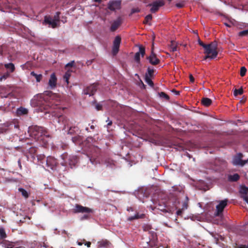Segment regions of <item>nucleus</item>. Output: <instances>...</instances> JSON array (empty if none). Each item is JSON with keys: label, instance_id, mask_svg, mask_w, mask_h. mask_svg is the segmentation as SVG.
I'll use <instances>...</instances> for the list:
<instances>
[{"label": "nucleus", "instance_id": "nucleus-1", "mask_svg": "<svg viewBox=\"0 0 248 248\" xmlns=\"http://www.w3.org/2000/svg\"><path fill=\"white\" fill-rule=\"evenodd\" d=\"M204 48V53L205 56L204 59L206 60L209 59L212 60L215 59L218 54L217 50V44L216 42H212L208 45H207Z\"/></svg>", "mask_w": 248, "mask_h": 248}, {"label": "nucleus", "instance_id": "nucleus-2", "mask_svg": "<svg viewBox=\"0 0 248 248\" xmlns=\"http://www.w3.org/2000/svg\"><path fill=\"white\" fill-rule=\"evenodd\" d=\"M0 244L4 248H21L22 247L20 242H13L3 240Z\"/></svg>", "mask_w": 248, "mask_h": 248}, {"label": "nucleus", "instance_id": "nucleus-3", "mask_svg": "<svg viewBox=\"0 0 248 248\" xmlns=\"http://www.w3.org/2000/svg\"><path fill=\"white\" fill-rule=\"evenodd\" d=\"M59 14L57 13V16L55 17V19H52L49 16H46L45 17L44 23L48 24L49 26L52 28L56 27L59 22Z\"/></svg>", "mask_w": 248, "mask_h": 248}, {"label": "nucleus", "instance_id": "nucleus-4", "mask_svg": "<svg viewBox=\"0 0 248 248\" xmlns=\"http://www.w3.org/2000/svg\"><path fill=\"white\" fill-rule=\"evenodd\" d=\"M121 41V38L119 36L115 37L113 43V47L112 49V53L114 55L119 51Z\"/></svg>", "mask_w": 248, "mask_h": 248}, {"label": "nucleus", "instance_id": "nucleus-5", "mask_svg": "<svg viewBox=\"0 0 248 248\" xmlns=\"http://www.w3.org/2000/svg\"><path fill=\"white\" fill-rule=\"evenodd\" d=\"M93 211V209L87 207L82 206L81 205L77 204L75 206V208L74 209V213H92Z\"/></svg>", "mask_w": 248, "mask_h": 248}, {"label": "nucleus", "instance_id": "nucleus-6", "mask_svg": "<svg viewBox=\"0 0 248 248\" xmlns=\"http://www.w3.org/2000/svg\"><path fill=\"white\" fill-rule=\"evenodd\" d=\"M242 155L241 154H238L236 156L233 158L232 162L234 165L243 166L248 162V159L246 160H242L241 159Z\"/></svg>", "mask_w": 248, "mask_h": 248}, {"label": "nucleus", "instance_id": "nucleus-7", "mask_svg": "<svg viewBox=\"0 0 248 248\" xmlns=\"http://www.w3.org/2000/svg\"><path fill=\"white\" fill-rule=\"evenodd\" d=\"M227 205V202H219L218 204L216 206V212L214 213L215 216L221 217L222 216V212Z\"/></svg>", "mask_w": 248, "mask_h": 248}, {"label": "nucleus", "instance_id": "nucleus-8", "mask_svg": "<svg viewBox=\"0 0 248 248\" xmlns=\"http://www.w3.org/2000/svg\"><path fill=\"white\" fill-rule=\"evenodd\" d=\"M164 5V2L161 1H157L153 2L152 4H149L148 6L151 7L150 11L152 13H155L157 11L159 7L162 6Z\"/></svg>", "mask_w": 248, "mask_h": 248}, {"label": "nucleus", "instance_id": "nucleus-9", "mask_svg": "<svg viewBox=\"0 0 248 248\" xmlns=\"http://www.w3.org/2000/svg\"><path fill=\"white\" fill-rule=\"evenodd\" d=\"M121 5V1L117 0L110 1L108 4V8L111 10L120 9Z\"/></svg>", "mask_w": 248, "mask_h": 248}, {"label": "nucleus", "instance_id": "nucleus-10", "mask_svg": "<svg viewBox=\"0 0 248 248\" xmlns=\"http://www.w3.org/2000/svg\"><path fill=\"white\" fill-rule=\"evenodd\" d=\"M155 203V208L163 212H169L170 208L167 207L168 202H154Z\"/></svg>", "mask_w": 248, "mask_h": 248}, {"label": "nucleus", "instance_id": "nucleus-11", "mask_svg": "<svg viewBox=\"0 0 248 248\" xmlns=\"http://www.w3.org/2000/svg\"><path fill=\"white\" fill-rule=\"evenodd\" d=\"M149 62L152 64L155 65L159 63V60L157 58L155 54L153 52V48L152 49L151 54L149 57L147 58Z\"/></svg>", "mask_w": 248, "mask_h": 248}, {"label": "nucleus", "instance_id": "nucleus-12", "mask_svg": "<svg viewBox=\"0 0 248 248\" xmlns=\"http://www.w3.org/2000/svg\"><path fill=\"white\" fill-rule=\"evenodd\" d=\"M57 84V78L54 73H52L50 75V78L48 81V84L50 88L53 89L56 87Z\"/></svg>", "mask_w": 248, "mask_h": 248}, {"label": "nucleus", "instance_id": "nucleus-13", "mask_svg": "<svg viewBox=\"0 0 248 248\" xmlns=\"http://www.w3.org/2000/svg\"><path fill=\"white\" fill-rule=\"evenodd\" d=\"M145 53V48L141 46L139 47V51L137 52L135 55V60L137 62H139L140 61V55L142 57H143Z\"/></svg>", "mask_w": 248, "mask_h": 248}, {"label": "nucleus", "instance_id": "nucleus-14", "mask_svg": "<svg viewBox=\"0 0 248 248\" xmlns=\"http://www.w3.org/2000/svg\"><path fill=\"white\" fill-rule=\"evenodd\" d=\"M96 85L93 84L87 88L86 90L84 91V93L85 94H88L91 96L96 91Z\"/></svg>", "mask_w": 248, "mask_h": 248}, {"label": "nucleus", "instance_id": "nucleus-15", "mask_svg": "<svg viewBox=\"0 0 248 248\" xmlns=\"http://www.w3.org/2000/svg\"><path fill=\"white\" fill-rule=\"evenodd\" d=\"M145 217V215L144 214H139L137 213L135 216L128 217L127 220L131 221L135 219L144 218Z\"/></svg>", "mask_w": 248, "mask_h": 248}, {"label": "nucleus", "instance_id": "nucleus-16", "mask_svg": "<svg viewBox=\"0 0 248 248\" xmlns=\"http://www.w3.org/2000/svg\"><path fill=\"white\" fill-rule=\"evenodd\" d=\"M202 103L203 106L208 107L212 104V100L208 98H203L202 100Z\"/></svg>", "mask_w": 248, "mask_h": 248}, {"label": "nucleus", "instance_id": "nucleus-17", "mask_svg": "<svg viewBox=\"0 0 248 248\" xmlns=\"http://www.w3.org/2000/svg\"><path fill=\"white\" fill-rule=\"evenodd\" d=\"M177 43L175 41H171V44L170 46V48L171 51L174 52L177 50Z\"/></svg>", "mask_w": 248, "mask_h": 248}, {"label": "nucleus", "instance_id": "nucleus-18", "mask_svg": "<svg viewBox=\"0 0 248 248\" xmlns=\"http://www.w3.org/2000/svg\"><path fill=\"white\" fill-rule=\"evenodd\" d=\"M28 113L27 109L24 108H20L17 109V113L18 115L26 114Z\"/></svg>", "mask_w": 248, "mask_h": 248}, {"label": "nucleus", "instance_id": "nucleus-19", "mask_svg": "<svg viewBox=\"0 0 248 248\" xmlns=\"http://www.w3.org/2000/svg\"><path fill=\"white\" fill-rule=\"evenodd\" d=\"M239 178V176L238 174L235 173L233 175H230L228 177V179L230 181H236L238 180Z\"/></svg>", "mask_w": 248, "mask_h": 248}, {"label": "nucleus", "instance_id": "nucleus-20", "mask_svg": "<svg viewBox=\"0 0 248 248\" xmlns=\"http://www.w3.org/2000/svg\"><path fill=\"white\" fill-rule=\"evenodd\" d=\"M151 77H149L148 75H145V80L146 82L150 86H153V82L151 79Z\"/></svg>", "mask_w": 248, "mask_h": 248}, {"label": "nucleus", "instance_id": "nucleus-21", "mask_svg": "<svg viewBox=\"0 0 248 248\" xmlns=\"http://www.w3.org/2000/svg\"><path fill=\"white\" fill-rule=\"evenodd\" d=\"M7 237L5 230L3 228H0V238L2 239Z\"/></svg>", "mask_w": 248, "mask_h": 248}, {"label": "nucleus", "instance_id": "nucleus-22", "mask_svg": "<svg viewBox=\"0 0 248 248\" xmlns=\"http://www.w3.org/2000/svg\"><path fill=\"white\" fill-rule=\"evenodd\" d=\"M5 67L7 69H9L11 72H13L15 70V66L13 63H9L5 64Z\"/></svg>", "mask_w": 248, "mask_h": 248}, {"label": "nucleus", "instance_id": "nucleus-23", "mask_svg": "<svg viewBox=\"0 0 248 248\" xmlns=\"http://www.w3.org/2000/svg\"><path fill=\"white\" fill-rule=\"evenodd\" d=\"M31 75L35 77L37 82H40L42 77L41 74L37 75L35 74L34 72H31Z\"/></svg>", "mask_w": 248, "mask_h": 248}, {"label": "nucleus", "instance_id": "nucleus-24", "mask_svg": "<svg viewBox=\"0 0 248 248\" xmlns=\"http://www.w3.org/2000/svg\"><path fill=\"white\" fill-rule=\"evenodd\" d=\"M19 191L21 193L22 196L25 198H27L29 196V194L28 192L24 189L23 188H19Z\"/></svg>", "mask_w": 248, "mask_h": 248}, {"label": "nucleus", "instance_id": "nucleus-25", "mask_svg": "<svg viewBox=\"0 0 248 248\" xmlns=\"http://www.w3.org/2000/svg\"><path fill=\"white\" fill-rule=\"evenodd\" d=\"M152 19V16L151 15H147L145 18V20L144 21V23L145 24H150V21Z\"/></svg>", "mask_w": 248, "mask_h": 248}, {"label": "nucleus", "instance_id": "nucleus-26", "mask_svg": "<svg viewBox=\"0 0 248 248\" xmlns=\"http://www.w3.org/2000/svg\"><path fill=\"white\" fill-rule=\"evenodd\" d=\"M242 93H243V89L242 88L239 89L238 90L235 89L233 93L234 96H237L238 95H241Z\"/></svg>", "mask_w": 248, "mask_h": 248}, {"label": "nucleus", "instance_id": "nucleus-27", "mask_svg": "<svg viewBox=\"0 0 248 248\" xmlns=\"http://www.w3.org/2000/svg\"><path fill=\"white\" fill-rule=\"evenodd\" d=\"M71 76V74L70 73H69V72H67L64 76V78L65 79V81L66 82L67 84H68L69 83V82H68V79H69V77H70Z\"/></svg>", "mask_w": 248, "mask_h": 248}, {"label": "nucleus", "instance_id": "nucleus-28", "mask_svg": "<svg viewBox=\"0 0 248 248\" xmlns=\"http://www.w3.org/2000/svg\"><path fill=\"white\" fill-rule=\"evenodd\" d=\"M247 72V69L245 67H242L240 69V75L243 77L245 75Z\"/></svg>", "mask_w": 248, "mask_h": 248}, {"label": "nucleus", "instance_id": "nucleus-29", "mask_svg": "<svg viewBox=\"0 0 248 248\" xmlns=\"http://www.w3.org/2000/svg\"><path fill=\"white\" fill-rule=\"evenodd\" d=\"M248 35V30L243 31H240L239 32V36H245V35Z\"/></svg>", "mask_w": 248, "mask_h": 248}, {"label": "nucleus", "instance_id": "nucleus-30", "mask_svg": "<svg viewBox=\"0 0 248 248\" xmlns=\"http://www.w3.org/2000/svg\"><path fill=\"white\" fill-rule=\"evenodd\" d=\"M248 191V188H247L246 187H245V186H241V188L240 190V192L241 193H247Z\"/></svg>", "mask_w": 248, "mask_h": 248}, {"label": "nucleus", "instance_id": "nucleus-31", "mask_svg": "<svg viewBox=\"0 0 248 248\" xmlns=\"http://www.w3.org/2000/svg\"><path fill=\"white\" fill-rule=\"evenodd\" d=\"M153 69H151L149 68L148 69L147 73L145 75H148L149 77H151L153 75Z\"/></svg>", "mask_w": 248, "mask_h": 248}, {"label": "nucleus", "instance_id": "nucleus-32", "mask_svg": "<svg viewBox=\"0 0 248 248\" xmlns=\"http://www.w3.org/2000/svg\"><path fill=\"white\" fill-rule=\"evenodd\" d=\"M159 95H160V96L161 97H163V98H165V99H166L167 100H168L169 97L168 96V95H167L166 94H165L163 92H161L159 93Z\"/></svg>", "mask_w": 248, "mask_h": 248}, {"label": "nucleus", "instance_id": "nucleus-33", "mask_svg": "<svg viewBox=\"0 0 248 248\" xmlns=\"http://www.w3.org/2000/svg\"><path fill=\"white\" fill-rule=\"evenodd\" d=\"M183 211L184 210H183V209H179L176 212L177 215L178 216H182V213Z\"/></svg>", "mask_w": 248, "mask_h": 248}, {"label": "nucleus", "instance_id": "nucleus-34", "mask_svg": "<svg viewBox=\"0 0 248 248\" xmlns=\"http://www.w3.org/2000/svg\"><path fill=\"white\" fill-rule=\"evenodd\" d=\"M188 202H184L183 204V207L181 208V209H183V210H186L188 207Z\"/></svg>", "mask_w": 248, "mask_h": 248}, {"label": "nucleus", "instance_id": "nucleus-35", "mask_svg": "<svg viewBox=\"0 0 248 248\" xmlns=\"http://www.w3.org/2000/svg\"><path fill=\"white\" fill-rule=\"evenodd\" d=\"M198 43L199 45L202 46L204 48H205L206 47V46H207V45L204 44L200 39L198 40Z\"/></svg>", "mask_w": 248, "mask_h": 248}, {"label": "nucleus", "instance_id": "nucleus-36", "mask_svg": "<svg viewBox=\"0 0 248 248\" xmlns=\"http://www.w3.org/2000/svg\"><path fill=\"white\" fill-rule=\"evenodd\" d=\"M140 11V10L139 8H135V9H132L131 10V13H136V12H139Z\"/></svg>", "mask_w": 248, "mask_h": 248}, {"label": "nucleus", "instance_id": "nucleus-37", "mask_svg": "<svg viewBox=\"0 0 248 248\" xmlns=\"http://www.w3.org/2000/svg\"><path fill=\"white\" fill-rule=\"evenodd\" d=\"M229 22H230V23L231 24V25L232 26H234V25H235L236 24V21L235 20H234V19L230 20Z\"/></svg>", "mask_w": 248, "mask_h": 248}, {"label": "nucleus", "instance_id": "nucleus-38", "mask_svg": "<svg viewBox=\"0 0 248 248\" xmlns=\"http://www.w3.org/2000/svg\"><path fill=\"white\" fill-rule=\"evenodd\" d=\"M139 86L142 88H145V85L143 82L140 79V83H139Z\"/></svg>", "mask_w": 248, "mask_h": 248}, {"label": "nucleus", "instance_id": "nucleus-39", "mask_svg": "<svg viewBox=\"0 0 248 248\" xmlns=\"http://www.w3.org/2000/svg\"><path fill=\"white\" fill-rule=\"evenodd\" d=\"M89 218V215H84L83 217H81V220H84L86 219Z\"/></svg>", "mask_w": 248, "mask_h": 248}, {"label": "nucleus", "instance_id": "nucleus-40", "mask_svg": "<svg viewBox=\"0 0 248 248\" xmlns=\"http://www.w3.org/2000/svg\"><path fill=\"white\" fill-rule=\"evenodd\" d=\"M189 78L190 82L193 83L194 81V78L192 75H189Z\"/></svg>", "mask_w": 248, "mask_h": 248}, {"label": "nucleus", "instance_id": "nucleus-41", "mask_svg": "<svg viewBox=\"0 0 248 248\" xmlns=\"http://www.w3.org/2000/svg\"><path fill=\"white\" fill-rule=\"evenodd\" d=\"M95 107H96V109L98 110L101 109V106L99 104H97L95 106Z\"/></svg>", "mask_w": 248, "mask_h": 248}, {"label": "nucleus", "instance_id": "nucleus-42", "mask_svg": "<svg viewBox=\"0 0 248 248\" xmlns=\"http://www.w3.org/2000/svg\"><path fill=\"white\" fill-rule=\"evenodd\" d=\"M8 76V74H7L6 76H2L0 78V80H2V79H6Z\"/></svg>", "mask_w": 248, "mask_h": 248}, {"label": "nucleus", "instance_id": "nucleus-43", "mask_svg": "<svg viewBox=\"0 0 248 248\" xmlns=\"http://www.w3.org/2000/svg\"><path fill=\"white\" fill-rule=\"evenodd\" d=\"M117 26H115V25H113L111 28V31H115L117 28Z\"/></svg>", "mask_w": 248, "mask_h": 248}, {"label": "nucleus", "instance_id": "nucleus-44", "mask_svg": "<svg viewBox=\"0 0 248 248\" xmlns=\"http://www.w3.org/2000/svg\"><path fill=\"white\" fill-rule=\"evenodd\" d=\"M85 245H86L87 247L90 248L91 245V243L90 242H87L86 243Z\"/></svg>", "mask_w": 248, "mask_h": 248}, {"label": "nucleus", "instance_id": "nucleus-45", "mask_svg": "<svg viewBox=\"0 0 248 248\" xmlns=\"http://www.w3.org/2000/svg\"><path fill=\"white\" fill-rule=\"evenodd\" d=\"M127 210L128 211H129H129H134V209H133V208L132 207H127Z\"/></svg>", "mask_w": 248, "mask_h": 248}, {"label": "nucleus", "instance_id": "nucleus-46", "mask_svg": "<svg viewBox=\"0 0 248 248\" xmlns=\"http://www.w3.org/2000/svg\"><path fill=\"white\" fill-rule=\"evenodd\" d=\"M239 248H248V245H241L239 247Z\"/></svg>", "mask_w": 248, "mask_h": 248}, {"label": "nucleus", "instance_id": "nucleus-47", "mask_svg": "<svg viewBox=\"0 0 248 248\" xmlns=\"http://www.w3.org/2000/svg\"><path fill=\"white\" fill-rule=\"evenodd\" d=\"M224 24L227 27H231L232 26V25L230 23L229 21L228 23H225Z\"/></svg>", "mask_w": 248, "mask_h": 248}, {"label": "nucleus", "instance_id": "nucleus-48", "mask_svg": "<svg viewBox=\"0 0 248 248\" xmlns=\"http://www.w3.org/2000/svg\"><path fill=\"white\" fill-rule=\"evenodd\" d=\"M112 124V122L111 121H108V125H110Z\"/></svg>", "mask_w": 248, "mask_h": 248}, {"label": "nucleus", "instance_id": "nucleus-49", "mask_svg": "<svg viewBox=\"0 0 248 248\" xmlns=\"http://www.w3.org/2000/svg\"><path fill=\"white\" fill-rule=\"evenodd\" d=\"M93 1H94V2H100L102 0H92Z\"/></svg>", "mask_w": 248, "mask_h": 248}, {"label": "nucleus", "instance_id": "nucleus-50", "mask_svg": "<svg viewBox=\"0 0 248 248\" xmlns=\"http://www.w3.org/2000/svg\"><path fill=\"white\" fill-rule=\"evenodd\" d=\"M72 64H73V63H68L67 64H66V66H69V65H71H71H72Z\"/></svg>", "mask_w": 248, "mask_h": 248}, {"label": "nucleus", "instance_id": "nucleus-51", "mask_svg": "<svg viewBox=\"0 0 248 248\" xmlns=\"http://www.w3.org/2000/svg\"><path fill=\"white\" fill-rule=\"evenodd\" d=\"M154 43H153L152 44V49L153 48V49H154Z\"/></svg>", "mask_w": 248, "mask_h": 248}, {"label": "nucleus", "instance_id": "nucleus-52", "mask_svg": "<svg viewBox=\"0 0 248 248\" xmlns=\"http://www.w3.org/2000/svg\"><path fill=\"white\" fill-rule=\"evenodd\" d=\"M176 5L178 7H181V6L180 4H177Z\"/></svg>", "mask_w": 248, "mask_h": 248}, {"label": "nucleus", "instance_id": "nucleus-53", "mask_svg": "<svg viewBox=\"0 0 248 248\" xmlns=\"http://www.w3.org/2000/svg\"><path fill=\"white\" fill-rule=\"evenodd\" d=\"M135 76H137L138 78H139V75L137 74H135Z\"/></svg>", "mask_w": 248, "mask_h": 248}, {"label": "nucleus", "instance_id": "nucleus-54", "mask_svg": "<svg viewBox=\"0 0 248 248\" xmlns=\"http://www.w3.org/2000/svg\"><path fill=\"white\" fill-rule=\"evenodd\" d=\"M179 92H176V93L177 94H179Z\"/></svg>", "mask_w": 248, "mask_h": 248}, {"label": "nucleus", "instance_id": "nucleus-55", "mask_svg": "<svg viewBox=\"0 0 248 248\" xmlns=\"http://www.w3.org/2000/svg\"><path fill=\"white\" fill-rule=\"evenodd\" d=\"M175 222H177V223H178V222H177V218H176V219H175Z\"/></svg>", "mask_w": 248, "mask_h": 248}, {"label": "nucleus", "instance_id": "nucleus-56", "mask_svg": "<svg viewBox=\"0 0 248 248\" xmlns=\"http://www.w3.org/2000/svg\"><path fill=\"white\" fill-rule=\"evenodd\" d=\"M78 245H82V244H81V243H78Z\"/></svg>", "mask_w": 248, "mask_h": 248}, {"label": "nucleus", "instance_id": "nucleus-57", "mask_svg": "<svg viewBox=\"0 0 248 248\" xmlns=\"http://www.w3.org/2000/svg\"><path fill=\"white\" fill-rule=\"evenodd\" d=\"M243 203V204H245L246 205V202H242Z\"/></svg>", "mask_w": 248, "mask_h": 248}, {"label": "nucleus", "instance_id": "nucleus-58", "mask_svg": "<svg viewBox=\"0 0 248 248\" xmlns=\"http://www.w3.org/2000/svg\"><path fill=\"white\" fill-rule=\"evenodd\" d=\"M222 202H226V201L225 200H224V201H222Z\"/></svg>", "mask_w": 248, "mask_h": 248}, {"label": "nucleus", "instance_id": "nucleus-59", "mask_svg": "<svg viewBox=\"0 0 248 248\" xmlns=\"http://www.w3.org/2000/svg\"><path fill=\"white\" fill-rule=\"evenodd\" d=\"M199 204L200 205V206H201L200 202H199Z\"/></svg>", "mask_w": 248, "mask_h": 248}, {"label": "nucleus", "instance_id": "nucleus-60", "mask_svg": "<svg viewBox=\"0 0 248 248\" xmlns=\"http://www.w3.org/2000/svg\"><path fill=\"white\" fill-rule=\"evenodd\" d=\"M247 203H248V202H247Z\"/></svg>", "mask_w": 248, "mask_h": 248}]
</instances>
